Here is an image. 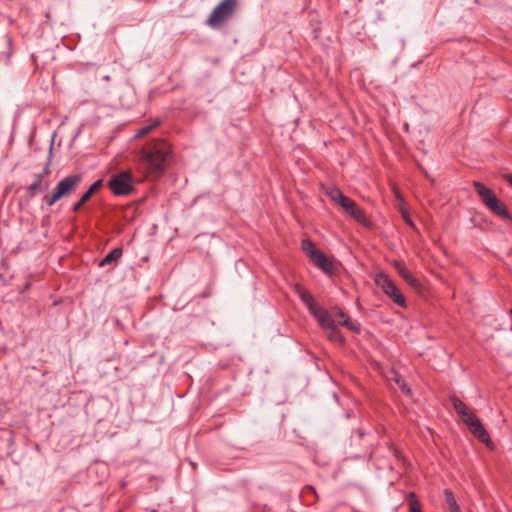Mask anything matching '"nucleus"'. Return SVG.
I'll list each match as a JSON object with an SVG mask.
<instances>
[{"label":"nucleus","mask_w":512,"mask_h":512,"mask_svg":"<svg viewBox=\"0 0 512 512\" xmlns=\"http://www.w3.org/2000/svg\"><path fill=\"white\" fill-rule=\"evenodd\" d=\"M162 123L161 118H155L150 124L140 128L135 134L136 137H141L150 133L153 129L157 128Z\"/></svg>","instance_id":"6ab92c4d"},{"label":"nucleus","mask_w":512,"mask_h":512,"mask_svg":"<svg viewBox=\"0 0 512 512\" xmlns=\"http://www.w3.org/2000/svg\"><path fill=\"white\" fill-rule=\"evenodd\" d=\"M462 421L468 426L469 431L474 437L484 443L488 448H493V442L478 417L471 413Z\"/></svg>","instance_id":"39448f33"},{"label":"nucleus","mask_w":512,"mask_h":512,"mask_svg":"<svg viewBox=\"0 0 512 512\" xmlns=\"http://www.w3.org/2000/svg\"><path fill=\"white\" fill-rule=\"evenodd\" d=\"M488 209L502 219L512 221L511 213L499 198L495 201V204L491 205Z\"/></svg>","instance_id":"ddd939ff"},{"label":"nucleus","mask_w":512,"mask_h":512,"mask_svg":"<svg viewBox=\"0 0 512 512\" xmlns=\"http://www.w3.org/2000/svg\"><path fill=\"white\" fill-rule=\"evenodd\" d=\"M402 217L405 221V223L410 226L411 228L415 229V223L413 222V220L411 219L410 215H409V212L407 210H404L402 212Z\"/></svg>","instance_id":"2f4dec72"},{"label":"nucleus","mask_w":512,"mask_h":512,"mask_svg":"<svg viewBox=\"0 0 512 512\" xmlns=\"http://www.w3.org/2000/svg\"><path fill=\"white\" fill-rule=\"evenodd\" d=\"M294 290L305 305L314 299L313 295L304 289L300 284H295Z\"/></svg>","instance_id":"a211bd4d"},{"label":"nucleus","mask_w":512,"mask_h":512,"mask_svg":"<svg viewBox=\"0 0 512 512\" xmlns=\"http://www.w3.org/2000/svg\"><path fill=\"white\" fill-rule=\"evenodd\" d=\"M321 269L329 275H334L336 271L335 265L329 259L327 260V264L324 265V268Z\"/></svg>","instance_id":"7c9ffc66"},{"label":"nucleus","mask_w":512,"mask_h":512,"mask_svg":"<svg viewBox=\"0 0 512 512\" xmlns=\"http://www.w3.org/2000/svg\"><path fill=\"white\" fill-rule=\"evenodd\" d=\"M339 206L358 223L366 227L370 226V222L367 220L364 211L349 197H346Z\"/></svg>","instance_id":"0eeeda50"},{"label":"nucleus","mask_w":512,"mask_h":512,"mask_svg":"<svg viewBox=\"0 0 512 512\" xmlns=\"http://www.w3.org/2000/svg\"><path fill=\"white\" fill-rule=\"evenodd\" d=\"M327 330H329L328 338L330 341L339 343V344L345 343V338L341 334V332L336 324L334 325V327L328 328Z\"/></svg>","instance_id":"aec40b11"},{"label":"nucleus","mask_w":512,"mask_h":512,"mask_svg":"<svg viewBox=\"0 0 512 512\" xmlns=\"http://www.w3.org/2000/svg\"><path fill=\"white\" fill-rule=\"evenodd\" d=\"M392 380L398 385V387L400 388V390L404 394H406V395H411L412 394V391H411L410 387L408 386L406 381L398 373L393 372Z\"/></svg>","instance_id":"4be33fe9"},{"label":"nucleus","mask_w":512,"mask_h":512,"mask_svg":"<svg viewBox=\"0 0 512 512\" xmlns=\"http://www.w3.org/2000/svg\"><path fill=\"white\" fill-rule=\"evenodd\" d=\"M450 401L453 405V408L455 411L459 414L461 419L463 420L466 418L469 414L472 412L469 410V408L466 406V404L460 400L457 396L453 395L450 397Z\"/></svg>","instance_id":"2eb2a0df"},{"label":"nucleus","mask_w":512,"mask_h":512,"mask_svg":"<svg viewBox=\"0 0 512 512\" xmlns=\"http://www.w3.org/2000/svg\"><path fill=\"white\" fill-rule=\"evenodd\" d=\"M408 498L409 512H422L421 505L419 501L416 499L415 493L410 492Z\"/></svg>","instance_id":"b1692460"},{"label":"nucleus","mask_w":512,"mask_h":512,"mask_svg":"<svg viewBox=\"0 0 512 512\" xmlns=\"http://www.w3.org/2000/svg\"><path fill=\"white\" fill-rule=\"evenodd\" d=\"M171 153L170 145L164 140H153L145 144L140 152V162L144 168L154 174H161Z\"/></svg>","instance_id":"f257e3e1"},{"label":"nucleus","mask_w":512,"mask_h":512,"mask_svg":"<svg viewBox=\"0 0 512 512\" xmlns=\"http://www.w3.org/2000/svg\"><path fill=\"white\" fill-rule=\"evenodd\" d=\"M321 191L324 193L331 201L340 205L343 200L347 197L342 191L336 186H325L321 185Z\"/></svg>","instance_id":"f8f14e48"},{"label":"nucleus","mask_w":512,"mask_h":512,"mask_svg":"<svg viewBox=\"0 0 512 512\" xmlns=\"http://www.w3.org/2000/svg\"><path fill=\"white\" fill-rule=\"evenodd\" d=\"M315 319L319 322L321 327H323L325 329L334 327V325H335L334 319L331 317V315L325 309Z\"/></svg>","instance_id":"dca6fc26"},{"label":"nucleus","mask_w":512,"mask_h":512,"mask_svg":"<svg viewBox=\"0 0 512 512\" xmlns=\"http://www.w3.org/2000/svg\"><path fill=\"white\" fill-rule=\"evenodd\" d=\"M61 200V198L59 197V195L57 194V192L55 191V189H53L52 193L50 194H45L43 196V199L42 201L47 205V206H53L57 201Z\"/></svg>","instance_id":"a878e982"},{"label":"nucleus","mask_w":512,"mask_h":512,"mask_svg":"<svg viewBox=\"0 0 512 512\" xmlns=\"http://www.w3.org/2000/svg\"><path fill=\"white\" fill-rule=\"evenodd\" d=\"M103 185V180L102 179H98L96 180L88 189L85 193L82 194V196L80 197V199L75 202L72 206V211L73 212H78L82 206L88 202L91 197L102 187Z\"/></svg>","instance_id":"1a4fd4ad"},{"label":"nucleus","mask_w":512,"mask_h":512,"mask_svg":"<svg viewBox=\"0 0 512 512\" xmlns=\"http://www.w3.org/2000/svg\"><path fill=\"white\" fill-rule=\"evenodd\" d=\"M444 495H445V499H446V502H447L450 512H461V509H460L459 505L457 504V501H456L452 491L449 489H445Z\"/></svg>","instance_id":"f3484780"},{"label":"nucleus","mask_w":512,"mask_h":512,"mask_svg":"<svg viewBox=\"0 0 512 512\" xmlns=\"http://www.w3.org/2000/svg\"><path fill=\"white\" fill-rule=\"evenodd\" d=\"M107 186L115 196H127L135 190L133 174L129 170H122L113 174Z\"/></svg>","instance_id":"f03ea898"},{"label":"nucleus","mask_w":512,"mask_h":512,"mask_svg":"<svg viewBox=\"0 0 512 512\" xmlns=\"http://www.w3.org/2000/svg\"><path fill=\"white\" fill-rule=\"evenodd\" d=\"M308 488H309L310 490H312V491L315 493V489H314L312 486H310V487H308Z\"/></svg>","instance_id":"f704fd0d"},{"label":"nucleus","mask_w":512,"mask_h":512,"mask_svg":"<svg viewBox=\"0 0 512 512\" xmlns=\"http://www.w3.org/2000/svg\"><path fill=\"white\" fill-rule=\"evenodd\" d=\"M306 307L315 318H317L324 310L316 303L315 299H313L310 303H307Z\"/></svg>","instance_id":"cd10ccee"},{"label":"nucleus","mask_w":512,"mask_h":512,"mask_svg":"<svg viewBox=\"0 0 512 512\" xmlns=\"http://www.w3.org/2000/svg\"><path fill=\"white\" fill-rule=\"evenodd\" d=\"M310 260L319 268H324V265L327 264V256L321 252L320 250H317L316 252H312L311 257H309Z\"/></svg>","instance_id":"412c9836"},{"label":"nucleus","mask_w":512,"mask_h":512,"mask_svg":"<svg viewBox=\"0 0 512 512\" xmlns=\"http://www.w3.org/2000/svg\"><path fill=\"white\" fill-rule=\"evenodd\" d=\"M473 186L481 201L487 208L495 204V201L498 199V197L493 192V190H491L490 188L486 187L483 183L478 181H474Z\"/></svg>","instance_id":"6e6552de"},{"label":"nucleus","mask_w":512,"mask_h":512,"mask_svg":"<svg viewBox=\"0 0 512 512\" xmlns=\"http://www.w3.org/2000/svg\"><path fill=\"white\" fill-rule=\"evenodd\" d=\"M51 156H52V145L50 146L49 154H48L45 166L42 169V171L36 175L37 178H40L41 180H43L45 177H47L50 174Z\"/></svg>","instance_id":"393cba45"},{"label":"nucleus","mask_w":512,"mask_h":512,"mask_svg":"<svg viewBox=\"0 0 512 512\" xmlns=\"http://www.w3.org/2000/svg\"><path fill=\"white\" fill-rule=\"evenodd\" d=\"M394 267L399 275L415 290H420L422 285L420 281L399 261H394Z\"/></svg>","instance_id":"9d476101"},{"label":"nucleus","mask_w":512,"mask_h":512,"mask_svg":"<svg viewBox=\"0 0 512 512\" xmlns=\"http://www.w3.org/2000/svg\"><path fill=\"white\" fill-rule=\"evenodd\" d=\"M123 249L116 247L112 249L99 263L100 267L116 264L122 257Z\"/></svg>","instance_id":"4468645a"},{"label":"nucleus","mask_w":512,"mask_h":512,"mask_svg":"<svg viewBox=\"0 0 512 512\" xmlns=\"http://www.w3.org/2000/svg\"><path fill=\"white\" fill-rule=\"evenodd\" d=\"M49 182L35 177V180L27 187L28 200L33 199L37 194L47 191Z\"/></svg>","instance_id":"9b49d317"},{"label":"nucleus","mask_w":512,"mask_h":512,"mask_svg":"<svg viewBox=\"0 0 512 512\" xmlns=\"http://www.w3.org/2000/svg\"><path fill=\"white\" fill-rule=\"evenodd\" d=\"M5 40H6L8 52L5 55L4 61L8 62L10 60L11 56H12V43H13V41H12L11 36H9L8 34L5 35Z\"/></svg>","instance_id":"c756f323"},{"label":"nucleus","mask_w":512,"mask_h":512,"mask_svg":"<svg viewBox=\"0 0 512 512\" xmlns=\"http://www.w3.org/2000/svg\"><path fill=\"white\" fill-rule=\"evenodd\" d=\"M238 2H220L211 12L206 23L213 29L221 28L234 14Z\"/></svg>","instance_id":"7ed1b4c3"},{"label":"nucleus","mask_w":512,"mask_h":512,"mask_svg":"<svg viewBox=\"0 0 512 512\" xmlns=\"http://www.w3.org/2000/svg\"><path fill=\"white\" fill-rule=\"evenodd\" d=\"M301 247L308 257H311L312 252H316L318 250L316 249L315 245L310 240L307 239L302 241Z\"/></svg>","instance_id":"c85d7f7f"},{"label":"nucleus","mask_w":512,"mask_h":512,"mask_svg":"<svg viewBox=\"0 0 512 512\" xmlns=\"http://www.w3.org/2000/svg\"><path fill=\"white\" fill-rule=\"evenodd\" d=\"M504 180L507 181L512 186V173L511 174H505L503 176Z\"/></svg>","instance_id":"72a5a7b5"},{"label":"nucleus","mask_w":512,"mask_h":512,"mask_svg":"<svg viewBox=\"0 0 512 512\" xmlns=\"http://www.w3.org/2000/svg\"><path fill=\"white\" fill-rule=\"evenodd\" d=\"M335 315H336L338 318L342 319V321L345 319V317H348V316L344 313V311H343L341 308H338V307H336V308H335Z\"/></svg>","instance_id":"473e14b6"},{"label":"nucleus","mask_w":512,"mask_h":512,"mask_svg":"<svg viewBox=\"0 0 512 512\" xmlns=\"http://www.w3.org/2000/svg\"><path fill=\"white\" fill-rule=\"evenodd\" d=\"M375 284L393 300L394 303L401 307H406V299L396 286L390 276L384 272L377 273L374 277Z\"/></svg>","instance_id":"20e7f679"},{"label":"nucleus","mask_w":512,"mask_h":512,"mask_svg":"<svg viewBox=\"0 0 512 512\" xmlns=\"http://www.w3.org/2000/svg\"><path fill=\"white\" fill-rule=\"evenodd\" d=\"M339 323L340 325L344 326L345 328L354 333H360V324L356 321L351 320L350 317H345V319L343 321H340Z\"/></svg>","instance_id":"5701e85b"},{"label":"nucleus","mask_w":512,"mask_h":512,"mask_svg":"<svg viewBox=\"0 0 512 512\" xmlns=\"http://www.w3.org/2000/svg\"><path fill=\"white\" fill-rule=\"evenodd\" d=\"M82 179L81 174H70L61 179L54 189L61 199L69 197L76 192Z\"/></svg>","instance_id":"423d86ee"},{"label":"nucleus","mask_w":512,"mask_h":512,"mask_svg":"<svg viewBox=\"0 0 512 512\" xmlns=\"http://www.w3.org/2000/svg\"><path fill=\"white\" fill-rule=\"evenodd\" d=\"M306 307L315 318H317L324 310L316 303L315 299H313L310 303H307Z\"/></svg>","instance_id":"bb28decb"}]
</instances>
